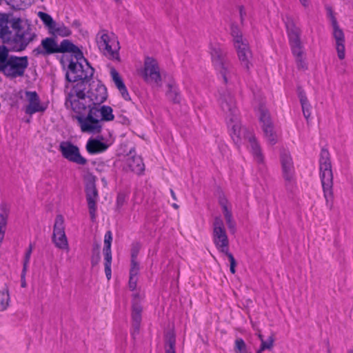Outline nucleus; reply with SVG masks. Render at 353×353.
<instances>
[{
  "instance_id": "54",
  "label": "nucleus",
  "mask_w": 353,
  "mask_h": 353,
  "mask_svg": "<svg viewBox=\"0 0 353 353\" xmlns=\"http://www.w3.org/2000/svg\"><path fill=\"white\" fill-rule=\"evenodd\" d=\"M142 307L138 302H134L132 305V312L141 314Z\"/></svg>"
},
{
  "instance_id": "2",
  "label": "nucleus",
  "mask_w": 353,
  "mask_h": 353,
  "mask_svg": "<svg viewBox=\"0 0 353 353\" xmlns=\"http://www.w3.org/2000/svg\"><path fill=\"white\" fill-rule=\"evenodd\" d=\"M10 34L7 36L6 43L10 46L13 52H21L26 49L28 46L34 41L37 34L36 28L30 23H11Z\"/></svg>"
},
{
  "instance_id": "9",
  "label": "nucleus",
  "mask_w": 353,
  "mask_h": 353,
  "mask_svg": "<svg viewBox=\"0 0 353 353\" xmlns=\"http://www.w3.org/2000/svg\"><path fill=\"white\" fill-rule=\"evenodd\" d=\"M86 63V68L84 69L81 62L74 61L72 58L69 61L68 70L65 74V80L68 82H77L79 79L91 80L92 79L94 69L89 62Z\"/></svg>"
},
{
  "instance_id": "45",
  "label": "nucleus",
  "mask_w": 353,
  "mask_h": 353,
  "mask_svg": "<svg viewBox=\"0 0 353 353\" xmlns=\"http://www.w3.org/2000/svg\"><path fill=\"white\" fill-rule=\"evenodd\" d=\"M246 348V345L242 339H237L235 341V350L236 351L244 352Z\"/></svg>"
},
{
  "instance_id": "63",
  "label": "nucleus",
  "mask_w": 353,
  "mask_h": 353,
  "mask_svg": "<svg viewBox=\"0 0 353 353\" xmlns=\"http://www.w3.org/2000/svg\"><path fill=\"white\" fill-rule=\"evenodd\" d=\"M241 353H247V352H241Z\"/></svg>"
},
{
  "instance_id": "41",
  "label": "nucleus",
  "mask_w": 353,
  "mask_h": 353,
  "mask_svg": "<svg viewBox=\"0 0 353 353\" xmlns=\"http://www.w3.org/2000/svg\"><path fill=\"white\" fill-rule=\"evenodd\" d=\"M141 245L139 243H134L131 248V261H137L138 254L139 252Z\"/></svg>"
},
{
  "instance_id": "30",
  "label": "nucleus",
  "mask_w": 353,
  "mask_h": 353,
  "mask_svg": "<svg viewBox=\"0 0 353 353\" xmlns=\"http://www.w3.org/2000/svg\"><path fill=\"white\" fill-rule=\"evenodd\" d=\"M168 90L166 92L167 97L174 103H179L181 101V97L178 92L177 88L174 84L168 83L167 85Z\"/></svg>"
},
{
  "instance_id": "34",
  "label": "nucleus",
  "mask_w": 353,
  "mask_h": 353,
  "mask_svg": "<svg viewBox=\"0 0 353 353\" xmlns=\"http://www.w3.org/2000/svg\"><path fill=\"white\" fill-rule=\"evenodd\" d=\"M226 224L231 233L236 232V223L232 218V214L230 210L223 212Z\"/></svg>"
},
{
  "instance_id": "57",
  "label": "nucleus",
  "mask_w": 353,
  "mask_h": 353,
  "mask_svg": "<svg viewBox=\"0 0 353 353\" xmlns=\"http://www.w3.org/2000/svg\"><path fill=\"white\" fill-rule=\"evenodd\" d=\"M243 8L241 6V7H240V10H239L240 16H241V21L244 20V19L243 17Z\"/></svg>"
},
{
  "instance_id": "33",
  "label": "nucleus",
  "mask_w": 353,
  "mask_h": 353,
  "mask_svg": "<svg viewBox=\"0 0 353 353\" xmlns=\"http://www.w3.org/2000/svg\"><path fill=\"white\" fill-rule=\"evenodd\" d=\"M0 294L1 295L0 300V311H3L8 307L10 301V294L8 286L6 285L5 288L0 291Z\"/></svg>"
},
{
  "instance_id": "24",
  "label": "nucleus",
  "mask_w": 353,
  "mask_h": 353,
  "mask_svg": "<svg viewBox=\"0 0 353 353\" xmlns=\"http://www.w3.org/2000/svg\"><path fill=\"white\" fill-rule=\"evenodd\" d=\"M333 28V37L336 41V49L337 51L338 57L340 59L345 58V37L344 33L338 25V23H332Z\"/></svg>"
},
{
  "instance_id": "39",
  "label": "nucleus",
  "mask_w": 353,
  "mask_h": 353,
  "mask_svg": "<svg viewBox=\"0 0 353 353\" xmlns=\"http://www.w3.org/2000/svg\"><path fill=\"white\" fill-rule=\"evenodd\" d=\"M10 34V28L8 26V23H0V38L3 43H6L7 36Z\"/></svg>"
},
{
  "instance_id": "13",
  "label": "nucleus",
  "mask_w": 353,
  "mask_h": 353,
  "mask_svg": "<svg viewBox=\"0 0 353 353\" xmlns=\"http://www.w3.org/2000/svg\"><path fill=\"white\" fill-rule=\"evenodd\" d=\"M59 151L63 157L70 162L81 165H85L88 162L87 159L81 155L79 148L70 141H62L59 145Z\"/></svg>"
},
{
  "instance_id": "11",
  "label": "nucleus",
  "mask_w": 353,
  "mask_h": 353,
  "mask_svg": "<svg viewBox=\"0 0 353 353\" xmlns=\"http://www.w3.org/2000/svg\"><path fill=\"white\" fill-rule=\"evenodd\" d=\"M87 99L83 103L85 105V110H81L77 115H80L94 106L99 105L105 102L108 98V92L106 87L99 83L97 86L91 88L87 91Z\"/></svg>"
},
{
  "instance_id": "18",
  "label": "nucleus",
  "mask_w": 353,
  "mask_h": 353,
  "mask_svg": "<svg viewBox=\"0 0 353 353\" xmlns=\"http://www.w3.org/2000/svg\"><path fill=\"white\" fill-rule=\"evenodd\" d=\"M143 77L146 82L159 83L161 81L160 69L156 59L149 57L145 58Z\"/></svg>"
},
{
  "instance_id": "58",
  "label": "nucleus",
  "mask_w": 353,
  "mask_h": 353,
  "mask_svg": "<svg viewBox=\"0 0 353 353\" xmlns=\"http://www.w3.org/2000/svg\"><path fill=\"white\" fill-rule=\"evenodd\" d=\"M170 194H171V196H172V199L174 200H176V194H175L174 192L173 191V190L170 189Z\"/></svg>"
},
{
  "instance_id": "49",
  "label": "nucleus",
  "mask_w": 353,
  "mask_h": 353,
  "mask_svg": "<svg viewBox=\"0 0 353 353\" xmlns=\"http://www.w3.org/2000/svg\"><path fill=\"white\" fill-rule=\"evenodd\" d=\"M219 205L222 208L223 212L228 210V200L224 195H221L219 198Z\"/></svg>"
},
{
  "instance_id": "23",
  "label": "nucleus",
  "mask_w": 353,
  "mask_h": 353,
  "mask_svg": "<svg viewBox=\"0 0 353 353\" xmlns=\"http://www.w3.org/2000/svg\"><path fill=\"white\" fill-rule=\"evenodd\" d=\"M124 169L127 172L130 171L138 175H141L145 170V165L140 156L130 155L125 160Z\"/></svg>"
},
{
  "instance_id": "37",
  "label": "nucleus",
  "mask_w": 353,
  "mask_h": 353,
  "mask_svg": "<svg viewBox=\"0 0 353 353\" xmlns=\"http://www.w3.org/2000/svg\"><path fill=\"white\" fill-rule=\"evenodd\" d=\"M110 74L118 90L125 85L119 73L116 70V69L112 68L110 70Z\"/></svg>"
},
{
  "instance_id": "38",
  "label": "nucleus",
  "mask_w": 353,
  "mask_h": 353,
  "mask_svg": "<svg viewBox=\"0 0 353 353\" xmlns=\"http://www.w3.org/2000/svg\"><path fill=\"white\" fill-rule=\"evenodd\" d=\"M70 53L71 58L73 59V57L75 59L74 61L80 62L81 60H83L85 63L88 62V60L83 57V54L82 51L76 46L75 48L73 49V51H72Z\"/></svg>"
},
{
  "instance_id": "61",
  "label": "nucleus",
  "mask_w": 353,
  "mask_h": 353,
  "mask_svg": "<svg viewBox=\"0 0 353 353\" xmlns=\"http://www.w3.org/2000/svg\"><path fill=\"white\" fill-rule=\"evenodd\" d=\"M172 207L174 208V209H179V206L176 204V203H173L172 204Z\"/></svg>"
},
{
  "instance_id": "55",
  "label": "nucleus",
  "mask_w": 353,
  "mask_h": 353,
  "mask_svg": "<svg viewBox=\"0 0 353 353\" xmlns=\"http://www.w3.org/2000/svg\"><path fill=\"white\" fill-rule=\"evenodd\" d=\"M326 10H327V14L330 20L331 21V22H336V19L334 17V12L332 10V8L327 7Z\"/></svg>"
},
{
  "instance_id": "52",
  "label": "nucleus",
  "mask_w": 353,
  "mask_h": 353,
  "mask_svg": "<svg viewBox=\"0 0 353 353\" xmlns=\"http://www.w3.org/2000/svg\"><path fill=\"white\" fill-rule=\"evenodd\" d=\"M28 270V267L23 266V269L21 274V285L22 288L26 287V274Z\"/></svg>"
},
{
  "instance_id": "56",
  "label": "nucleus",
  "mask_w": 353,
  "mask_h": 353,
  "mask_svg": "<svg viewBox=\"0 0 353 353\" xmlns=\"http://www.w3.org/2000/svg\"><path fill=\"white\" fill-rule=\"evenodd\" d=\"M132 322L141 323V314L132 312Z\"/></svg>"
},
{
  "instance_id": "16",
  "label": "nucleus",
  "mask_w": 353,
  "mask_h": 353,
  "mask_svg": "<svg viewBox=\"0 0 353 353\" xmlns=\"http://www.w3.org/2000/svg\"><path fill=\"white\" fill-rule=\"evenodd\" d=\"M85 192L90 219L92 221H94L97 211L96 203L98 198V191L96 187L94 176L90 177L86 182Z\"/></svg>"
},
{
  "instance_id": "21",
  "label": "nucleus",
  "mask_w": 353,
  "mask_h": 353,
  "mask_svg": "<svg viewBox=\"0 0 353 353\" xmlns=\"http://www.w3.org/2000/svg\"><path fill=\"white\" fill-rule=\"evenodd\" d=\"M112 241V234L110 230L105 232L104 236V246L103 253L104 255V267L105 273L108 280L111 279V264H112V252L111 244Z\"/></svg>"
},
{
  "instance_id": "62",
  "label": "nucleus",
  "mask_w": 353,
  "mask_h": 353,
  "mask_svg": "<svg viewBox=\"0 0 353 353\" xmlns=\"http://www.w3.org/2000/svg\"><path fill=\"white\" fill-rule=\"evenodd\" d=\"M116 3H121V0H114Z\"/></svg>"
},
{
  "instance_id": "14",
  "label": "nucleus",
  "mask_w": 353,
  "mask_h": 353,
  "mask_svg": "<svg viewBox=\"0 0 353 353\" xmlns=\"http://www.w3.org/2000/svg\"><path fill=\"white\" fill-rule=\"evenodd\" d=\"M97 44L99 50L109 59L120 61L118 41H110L107 34H103L97 41Z\"/></svg>"
},
{
  "instance_id": "17",
  "label": "nucleus",
  "mask_w": 353,
  "mask_h": 353,
  "mask_svg": "<svg viewBox=\"0 0 353 353\" xmlns=\"http://www.w3.org/2000/svg\"><path fill=\"white\" fill-rule=\"evenodd\" d=\"M52 241L59 249L68 250V240L65 233L64 219L62 215L56 216L53 227Z\"/></svg>"
},
{
  "instance_id": "31",
  "label": "nucleus",
  "mask_w": 353,
  "mask_h": 353,
  "mask_svg": "<svg viewBox=\"0 0 353 353\" xmlns=\"http://www.w3.org/2000/svg\"><path fill=\"white\" fill-rule=\"evenodd\" d=\"M19 10L9 13H0V22H23L20 15L17 14Z\"/></svg>"
},
{
  "instance_id": "47",
  "label": "nucleus",
  "mask_w": 353,
  "mask_h": 353,
  "mask_svg": "<svg viewBox=\"0 0 353 353\" xmlns=\"http://www.w3.org/2000/svg\"><path fill=\"white\" fill-rule=\"evenodd\" d=\"M297 92H298V97L299 98L301 103L308 101L307 98L306 97V94H305V91L303 90V89L301 86H299L297 88Z\"/></svg>"
},
{
  "instance_id": "53",
  "label": "nucleus",
  "mask_w": 353,
  "mask_h": 353,
  "mask_svg": "<svg viewBox=\"0 0 353 353\" xmlns=\"http://www.w3.org/2000/svg\"><path fill=\"white\" fill-rule=\"evenodd\" d=\"M119 91L120 92V93H121L122 97L123 98V99H125V101H130L131 100L130 94H129V93L128 92V90H127L125 85L123 86L122 88H119Z\"/></svg>"
},
{
  "instance_id": "40",
  "label": "nucleus",
  "mask_w": 353,
  "mask_h": 353,
  "mask_svg": "<svg viewBox=\"0 0 353 353\" xmlns=\"http://www.w3.org/2000/svg\"><path fill=\"white\" fill-rule=\"evenodd\" d=\"M301 104L303 116L305 118V119L307 120V121L308 122L309 118L311 114V113H310L311 105L309 101L301 103Z\"/></svg>"
},
{
  "instance_id": "15",
  "label": "nucleus",
  "mask_w": 353,
  "mask_h": 353,
  "mask_svg": "<svg viewBox=\"0 0 353 353\" xmlns=\"http://www.w3.org/2000/svg\"><path fill=\"white\" fill-rule=\"evenodd\" d=\"M259 121L262 123V130L264 137L271 145L277 142V136L274 130V125L272 122L269 112L261 107L259 108Z\"/></svg>"
},
{
  "instance_id": "29",
  "label": "nucleus",
  "mask_w": 353,
  "mask_h": 353,
  "mask_svg": "<svg viewBox=\"0 0 353 353\" xmlns=\"http://www.w3.org/2000/svg\"><path fill=\"white\" fill-rule=\"evenodd\" d=\"M165 353H176V335L173 330L168 331L164 335Z\"/></svg>"
},
{
  "instance_id": "26",
  "label": "nucleus",
  "mask_w": 353,
  "mask_h": 353,
  "mask_svg": "<svg viewBox=\"0 0 353 353\" xmlns=\"http://www.w3.org/2000/svg\"><path fill=\"white\" fill-rule=\"evenodd\" d=\"M48 33L54 39L58 37H68L71 34V30L64 23H44Z\"/></svg>"
},
{
  "instance_id": "60",
  "label": "nucleus",
  "mask_w": 353,
  "mask_h": 353,
  "mask_svg": "<svg viewBox=\"0 0 353 353\" xmlns=\"http://www.w3.org/2000/svg\"><path fill=\"white\" fill-rule=\"evenodd\" d=\"M258 336H259V339L261 340V342H262V340H264L263 336L261 334L259 333L258 334Z\"/></svg>"
},
{
  "instance_id": "3",
  "label": "nucleus",
  "mask_w": 353,
  "mask_h": 353,
  "mask_svg": "<svg viewBox=\"0 0 353 353\" xmlns=\"http://www.w3.org/2000/svg\"><path fill=\"white\" fill-rule=\"evenodd\" d=\"M10 50L7 46L0 45V72L12 79L23 76L28 66V57L10 56Z\"/></svg>"
},
{
  "instance_id": "5",
  "label": "nucleus",
  "mask_w": 353,
  "mask_h": 353,
  "mask_svg": "<svg viewBox=\"0 0 353 353\" xmlns=\"http://www.w3.org/2000/svg\"><path fill=\"white\" fill-rule=\"evenodd\" d=\"M319 168L324 196L327 205L331 208L333 200V174L330 155L325 148H322L320 153Z\"/></svg>"
},
{
  "instance_id": "48",
  "label": "nucleus",
  "mask_w": 353,
  "mask_h": 353,
  "mask_svg": "<svg viewBox=\"0 0 353 353\" xmlns=\"http://www.w3.org/2000/svg\"><path fill=\"white\" fill-rule=\"evenodd\" d=\"M125 203V195L123 193L119 192L117 197V206L118 208H121Z\"/></svg>"
},
{
  "instance_id": "19",
  "label": "nucleus",
  "mask_w": 353,
  "mask_h": 353,
  "mask_svg": "<svg viewBox=\"0 0 353 353\" xmlns=\"http://www.w3.org/2000/svg\"><path fill=\"white\" fill-rule=\"evenodd\" d=\"M280 160L282 167V175L286 186L291 185L294 181V167L290 153L285 150L281 152Z\"/></svg>"
},
{
  "instance_id": "10",
  "label": "nucleus",
  "mask_w": 353,
  "mask_h": 353,
  "mask_svg": "<svg viewBox=\"0 0 353 353\" xmlns=\"http://www.w3.org/2000/svg\"><path fill=\"white\" fill-rule=\"evenodd\" d=\"M212 240L216 249L221 253L229 252V239L223 221L220 216H216L212 223Z\"/></svg>"
},
{
  "instance_id": "44",
  "label": "nucleus",
  "mask_w": 353,
  "mask_h": 353,
  "mask_svg": "<svg viewBox=\"0 0 353 353\" xmlns=\"http://www.w3.org/2000/svg\"><path fill=\"white\" fill-rule=\"evenodd\" d=\"M225 254L228 256L230 263V270L232 274H234L236 272L235 267L236 265V260L231 252H228L227 254Z\"/></svg>"
},
{
  "instance_id": "43",
  "label": "nucleus",
  "mask_w": 353,
  "mask_h": 353,
  "mask_svg": "<svg viewBox=\"0 0 353 353\" xmlns=\"http://www.w3.org/2000/svg\"><path fill=\"white\" fill-rule=\"evenodd\" d=\"M32 250H33V246H32V243H30L29 247L27 249L25 256H24L23 266L28 267V263H29V261L30 259V256L32 252Z\"/></svg>"
},
{
  "instance_id": "27",
  "label": "nucleus",
  "mask_w": 353,
  "mask_h": 353,
  "mask_svg": "<svg viewBox=\"0 0 353 353\" xmlns=\"http://www.w3.org/2000/svg\"><path fill=\"white\" fill-rule=\"evenodd\" d=\"M245 138L248 140V141L250 143L252 152L256 161L259 163H262L263 162V156L261 152V147L259 143L256 141L255 136L252 134V132H248Z\"/></svg>"
},
{
  "instance_id": "7",
  "label": "nucleus",
  "mask_w": 353,
  "mask_h": 353,
  "mask_svg": "<svg viewBox=\"0 0 353 353\" xmlns=\"http://www.w3.org/2000/svg\"><path fill=\"white\" fill-rule=\"evenodd\" d=\"M289 41L293 55L296 57L297 68L299 69L306 70L307 64L303 58V46L301 41V30L295 23H285Z\"/></svg>"
},
{
  "instance_id": "42",
  "label": "nucleus",
  "mask_w": 353,
  "mask_h": 353,
  "mask_svg": "<svg viewBox=\"0 0 353 353\" xmlns=\"http://www.w3.org/2000/svg\"><path fill=\"white\" fill-rule=\"evenodd\" d=\"M139 272V265L137 261H131L130 276H137Z\"/></svg>"
},
{
  "instance_id": "50",
  "label": "nucleus",
  "mask_w": 353,
  "mask_h": 353,
  "mask_svg": "<svg viewBox=\"0 0 353 353\" xmlns=\"http://www.w3.org/2000/svg\"><path fill=\"white\" fill-rule=\"evenodd\" d=\"M137 281V276H130L128 286L131 291H134L136 289Z\"/></svg>"
},
{
  "instance_id": "51",
  "label": "nucleus",
  "mask_w": 353,
  "mask_h": 353,
  "mask_svg": "<svg viewBox=\"0 0 353 353\" xmlns=\"http://www.w3.org/2000/svg\"><path fill=\"white\" fill-rule=\"evenodd\" d=\"M141 323L132 322V336L134 339L139 334Z\"/></svg>"
},
{
  "instance_id": "25",
  "label": "nucleus",
  "mask_w": 353,
  "mask_h": 353,
  "mask_svg": "<svg viewBox=\"0 0 353 353\" xmlns=\"http://www.w3.org/2000/svg\"><path fill=\"white\" fill-rule=\"evenodd\" d=\"M103 136H98L95 139L90 138L86 144V150L89 154H94L105 151L108 145L103 142Z\"/></svg>"
},
{
  "instance_id": "22",
  "label": "nucleus",
  "mask_w": 353,
  "mask_h": 353,
  "mask_svg": "<svg viewBox=\"0 0 353 353\" xmlns=\"http://www.w3.org/2000/svg\"><path fill=\"white\" fill-rule=\"evenodd\" d=\"M26 96L29 101V104L26 106L25 112L27 114L32 115L36 112H43L45 108L40 105V99L38 94L35 91H26Z\"/></svg>"
},
{
  "instance_id": "59",
  "label": "nucleus",
  "mask_w": 353,
  "mask_h": 353,
  "mask_svg": "<svg viewBox=\"0 0 353 353\" xmlns=\"http://www.w3.org/2000/svg\"><path fill=\"white\" fill-rule=\"evenodd\" d=\"M299 1H300V2L301 3V4L303 6H305V7L307 6V0H299Z\"/></svg>"
},
{
  "instance_id": "4",
  "label": "nucleus",
  "mask_w": 353,
  "mask_h": 353,
  "mask_svg": "<svg viewBox=\"0 0 353 353\" xmlns=\"http://www.w3.org/2000/svg\"><path fill=\"white\" fill-rule=\"evenodd\" d=\"M212 62L225 84L230 83L234 77V70L227 57L225 49L219 43L210 44Z\"/></svg>"
},
{
  "instance_id": "8",
  "label": "nucleus",
  "mask_w": 353,
  "mask_h": 353,
  "mask_svg": "<svg viewBox=\"0 0 353 353\" xmlns=\"http://www.w3.org/2000/svg\"><path fill=\"white\" fill-rule=\"evenodd\" d=\"M231 34L233 37L234 47L236 50L241 65L245 69L249 70L250 66V59L252 57V53L248 43L245 39H243L242 32L239 27L234 23L231 26Z\"/></svg>"
},
{
  "instance_id": "46",
  "label": "nucleus",
  "mask_w": 353,
  "mask_h": 353,
  "mask_svg": "<svg viewBox=\"0 0 353 353\" xmlns=\"http://www.w3.org/2000/svg\"><path fill=\"white\" fill-rule=\"evenodd\" d=\"M37 15L42 22H54L52 17L46 12L39 11L37 13Z\"/></svg>"
},
{
  "instance_id": "32",
  "label": "nucleus",
  "mask_w": 353,
  "mask_h": 353,
  "mask_svg": "<svg viewBox=\"0 0 353 353\" xmlns=\"http://www.w3.org/2000/svg\"><path fill=\"white\" fill-rule=\"evenodd\" d=\"M101 260V245L99 243L94 242L92 248L91 265L92 267L99 264Z\"/></svg>"
},
{
  "instance_id": "28",
  "label": "nucleus",
  "mask_w": 353,
  "mask_h": 353,
  "mask_svg": "<svg viewBox=\"0 0 353 353\" xmlns=\"http://www.w3.org/2000/svg\"><path fill=\"white\" fill-rule=\"evenodd\" d=\"M228 128H231V137L234 143L238 144L241 141V126L239 121V116H236L235 121L226 119Z\"/></svg>"
},
{
  "instance_id": "12",
  "label": "nucleus",
  "mask_w": 353,
  "mask_h": 353,
  "mask_svg": "<svg viewBox=\"0 0 353 353\" xmlns=\"http://www.w3.org/2000/svg\"><path fill=\"white\" fill-rule=\"evenodd\" d=\"M219 105L229 121H235L236 116H239V110L234 97L228 90L220 92L219 99Z\"/></svg>"
},
{
  "instance_id": "35",
  "label": "nucleus",
  "mask_w": 353,
  "mask_h": 353,
  "mask_svg": "<svg viewBox=\"0 0 353 353\" xmlns=\"http://www.w3.org/2000/svg\"><path fill=\"white\" fill-rule=\"evenodd\" d=\"M75 46L70 40L64 39L60 45L58 44V53L71 52Z\"/></svg>"
},
{
  "instance_id": "20",
  "label": "nucleus",
  "mask_w": 353,
  "mask_h": 353,
  "mask_svg": "<svg viewBox=\"0 0 353 353\" xmlns=\"http://www.w3.org/2000/svg\"><path fill=\"white\" fill-rule=\"evenodd\" d=\"M58 53V43L54 37H46L42 39L41 44L32 50L35 57L42 56L46 57L49 55Z\"/></svg>"
},
{
  "instance_id": "6",
  "label": "nucleus",
  "mask_w": 353,
  "mask_h": 353,
  "mask_svg": "<svg viewBox=\"0 0 353 353\" xmlns=\"http://www.w3.org/2000/svg\"><path fill=\"white\" fill-rule=\"evenodd\" d=\"M90 80L79 79L77 83L73 85L72 90L65 97V106L72 110L73 114H77L81 110H85V105L83 103L87 99L85 92L86 83Z\"/></svg>"
},
{
  "instance_id": "36",
  "label": "nucleus",
  "mask_w": 353,
  "mask_h": 353,
  "mask_svg": "<svg viewBox=\"0 0 353 353\" xmlns=\"http://www.w3.org/2000/svg\"><path fill=\"white\" fill-rule=\"evenodd\" d=\"M274 342V336L273 334L269 336L267 341L262 340L260 348L256 351V353H262L265 350H271L273 347Z\"/></svg>"
},
{
  "instance_id": "1",
  "label": "nucleus",
  "mask_w": 353,
  "mask_h": 353,
  "mask_svg": "<svg viewBox=\"0 0 353 353\" xmlns=\"http://www.w3.org/2000/svg\"><path fill=\"white\" fill-rule=\"evenodd\" d=\"M72 118L77 121L82 132L96 134L101 132L103 122L113 121L114 116L110 106L101 104L80 115H72Z\"/></svg>"
}]
</instances>
